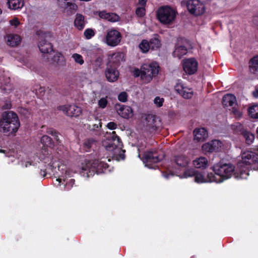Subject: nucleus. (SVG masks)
Listing matches in <instances>:
<instances>
[{"label": "nucleus", "mask_w": 258, "mask_h": 258, "mask_svg": "<svg viewBox=\"0 0 258 258\" xmlns=\"http://www.w3.org/2000/svg\"><path fill=\"white\" fill-rule=\"evenodd\" d=\"M159 66L156 62L150 64H144L141 70L135 69L133 73L136 77L140 76L142 80L148 83L151 81L153 77L156 76L159 72Z\"/></svg>", "instance_id": "39448f33"}, {"label": "nucleus", "mask_w": 258, "mask_h": 258, "mask_svg": "<svg viewBox=\"0 0 258 258\" xmlns=\"http://www.w3.org/2000/svg\"><path fill=\"white\" fill-rule=\"evenodd\" d=\"M256 134H257V136H258V127L256 128Z\"/></svg>", "instance_id": "69168bd1"}, {"label": "nucleus", "mask_w": 258, "mask_h": 258, "mask_svg": "<svg viewBox=\"0 0 258 258\" xmlns=\"http://www.w3.org/2000/svg\"><path fill=\"white\" fill-rule=\"evenodd\" d=\"M107 99V96L101 98L98 101V107L101 109L105 108L108 104Z\"/></svg>", "instance_id": "c9c22d12"}, {"label": "nucleus", "mask_w": 258, "mask_h": 258, "mask_svg": "<svg viewBox=\"0 0 258 258\" xmlns=\"http://www.w3.org/2000/svg\"><path fill=\"white\" fill-rule=\"evenodd\" d=\"M28 164L31 165V163H29V162L26 163L25 164V167H27Z\"/></svg>", "instance_id": "0e129e2a"}, {"label": "nucleus", "mask_w": 258, "mask_h": 258, "mask_svg": "<svg viewBox=\"0 0 258 258\" xmlns=\"http://www.w3.org/2000/svg\"><path fill=\"white\" fill-rule=\"evenodd\" d=\"M177 15V12L175 9L167 6L161 7L157 11L158 20L165 25L172 24Z\"/></svg>", "instance_id": "0eeeda50"}, {"label": "nucleus", "mask_w": 258, "mask_h": 258, "mask_svg": "<svg viewBox=\"0 0 258 258\" xmlns=\"http://www.w3.org/2000/svg\"><path fill=\"white\" fill-rule=\"evenodd\" d=\"M84 34L87 39H90L94 36L95 32L92 29H87L85 30Z\"/></svg>", "instance_id": "58836bf2"}, {"label": "nucleus", "mask_w": 258, "mask_h": 258, "mask_svg": "<svg viewBox=\"0 0 258 258\" xmlns=\"http://www.w3.org/2000/svg\"><path fill=\"white\" fill-rule=\"evenodd\" d=\"M35 94L38 97H42L44 94V88L39 86H37L35 89Z\"/></svg>", "instance_id": "a19ab883"}, {"label": "nucleus", "mask_w": 258, "mask_h": 258, "mask_svg": "<svg viewBox=\"0 0 258 258\" xmlns=\"http://www.w3.org/2000/svg\"><path fill=\"white\" fill-rule=\"evenodd\" d=\"M41 143L42 145V147L41 151L38 153V158L40 160L43 161L44 163H47L45 170H52L54 167L55 163L50 159L49 156V152L47 149L48 147L52 148L53 147L52 139L48 136L44 135L41 138Z\"/></svg>", "instance_id": "423d86ee"}, {"label": "nucleus", "mask_w": 258, "mask_h": 258, "mask_svg": "<svg viewBox=\"0 0 258 258\" xmlns=\"http://www.w3.org/2000/svg\"><path fill=\"white\" fill-rule=\"evenodd\" d=\"M95 144V141L92 139H88L84 143V147L85 148L86 151L90 149L93 144Z\"/></svg>", "instance_id": "37998d69"}, {"label": "nucleus", "mask_w": 258, "mask_h": 258, "mask_svg": "<svg viewBox=\"0 0 258 258\" xmlns=\"http://www.w3.org/2000/svg\"><path fill=\"white\" fill-rule=\"evenodd\" d=\"M115 109L117 114L124 118H130L133 116V111L130 106L117 103Z\"/></svg>", "instance_id": "f3484780"}, {"label": "nucleus", "mask_w": 258, "mask_h": 258, "mask_svg": "<svg viewBox=\"0 0 258 258\" xmlns=\"http://www.w3.org/2000/svg\"><path fill=\"white\" fill-rule=\"evenodd\" d=\"M208 161L206 158L200 157L192 161V165L196 168L205 169L208 166Z\"/></svg>", "instance_id": "a878e982"}, {"label": "nucleus", "mask_w": 258, "mask_h": 258, "mask_svg": "<svg viewBox=\"0 0 258 258\" xmlns=\"http://www.w3.org/2000/svg\"><path fill=\"white\" fill-rule=\"evenodd\" d=\"M128 95L125 92H122L118 95V99L122 102H125L127 100Z\"/></svg>", "instance_id": "79ce46f5"}, {"label": "nucleus", "mask_w": 258, "mask_h": 258, "mask_svg": "<svg viewBox=\"0 0 258 258\" xmlns=\"http://www.w3.org/2000/svg\"><path fill=\"white\" fill-rule=\"evenodd\" d=\"M121 38L122 35L118 30L111 29L107 31L103 41L109 46L115 47L120 43Z\"/></svg>", "instance_id": "f8f14e48"}, {"label": "nucleus", "mask_w": 258, "mask_h": 258, "mask_svg": "<svg viewBox=\"0 0 258 258\" xmlns=\"http://www.w3.org/2000/svg\"><path fill=\"white\" fill-rule=\"evenodd\" d=\"M243 136L245 139L246 143L248 144H251L254 139V136L252 134L248 132H244Z\"/></svg>", "instance_id": "4c0bfd02"}, {"label": "nucleus", "mask_w": 258, "mask_h": 258, "mask_svg": "<svg viewBox=\"0 0 258 258\" xmlns=\"http://www.w3.org/2000/svg\"><path fill=\"white\" fill-rule=\"evenodd\" d=\"M181 178H186L190 177L195 176V182L202 183L204 182H212L214 181H211L210 178L208 174L207 177H205L201 173L197 171L193 168H188L184 170L182 175H179Z\"/></svg>", "instance_id": "9b49d317"}, {"label": "nucleus", "mask_w": 258, "mask_h": 258, "mask_svg": "<svg viewBox=\"0 0 258 258\" xmlns=\"http://www.w3.org/2000/svg\"><path fill=\"white\" fill-rule=\"evenodd\" d=\"M9 23L11 26H14L15 28L17 27L20 24V21L17 18H14L13 19L10 20Z\"/></svg>", "instance_id": "49530a36"}, {"label": "nucleus", "mask_w": 258, "mask_h": 258, "mask_svg": "<svg viewBox=\"0 0 258 258\" xmlns=\"http://www.w3.org/2000/svg\"><path fill=\"white\" fill-rule=\"evenodd\" d=\"M222 103L224 107L237 106L236 97L231 94H227L223 96Z\"/></svg>", "instance_id": "b1692460"}, {"label": "nucleus", "mask_w": 258, "mask_h": 258, "mask_svg": "<svg viewBox=\"0 0 258 258\" xmlns=\"http://www.w3.org/2000/svg\"><path fill=\"white\" fill-rule=\"evenodd\" d=\"M107 126L108 128L110 130H114L116 128L117 125L113 122H110L107 123Z\"/></svg>", "instance_id": "603ef678"}, {"label": "nucleus", "mask_w": 258, "mask_h": 258, "mask_svg": "<svg viewBox=\"0 0 258 258\" xmlns=\"http://www.w3.org/2000/svg\"><path fill=\"white\" fill-rule=\"evenodd\" d=\"M58 110L62 111L64 114L69 116L77 117L82 113V109L74 104L60 105L57 107Z\"/></svg>", "instance_id": "ddd939ff"}, {"label": "nucleus", "mask_w": 258, "mask_h": 258, "mask_svg": "<svg viewBox=\"0 0 258 258\" xmlns=\"http://www.w3.org/2000/svg\"><path fill=\"white\" fill-rule=\"evenodd\" d=\"M124 54L122 52H116L110 56V62L118 65L120 62L124 61Z\"/></svg>", "instance_id": "cd10ccee"}, {"label": "nucleus", "mask_w": 258, "mask_h": 258, "mask_svg": "<svg viewBox=\"0 0 258 258\" xmlns=\"http://www.w3.org/2000/svg\"><path fill=\"white\" fill-rule=\"evenodd\" d=\"M194 134L195 140L198 142H203L208 137V132L205 128H196Z\"/></svg>", "instance_id": "393cba45"}, {"label": "nucleus", "mask_w": 258, "mask_h": 258, "mask_svg": "<svg viewBox=\"0 0 258 258\" xmlns=\"http://www.w3.org/2000/svg\"><path fill=\"white\" fill-rule=\"evenodd\" d=\"M249 70L251 73H258V55L254 56L249 62Z\"/></svg>", "instance_id": "7c9ffc66"}, {"label": "nucleus", "mask_w": 258, "mask_h": 258, "mask_svg": "<svg viewBox=\"0 0 258 258\" xmlns=\"http://www.w3.org/2000/svg\"><path fill=\"white\" fill-rule=\"evenodd\" d=\"M7 44L11 46L14 47L19 45L21 41V38L17 34H8L5 37Z\"/></svg>", "instance_id": "412c9836"}, {"label": "nucleus", "mask_w": 258, "mask_h": 258, "mask_svg": "<svg viewBox=\"0 0 258 258\" xmlns=\"http://www.w3.org/2000/svg\"><path fill=\"white\" fill-rule=\"evenodd\" d=\"M150 49L154 50L159 48L160 46V42L157 38L151 39L150 41Z\"/></svg>", "instance_id": "473e14b6"}, {"label": "nucleus", "mask_w": 258, "mask_h": 258, "mask_svg": "<svg viewBox=\"0 0 258 258\" xmlns=\"http://www.w3.org/2000/svg\"><path fill=\"white\" fill-rule=\"evenodd\" d=\"M252 95L254 97L256 98H258V88L256 86L254 91L252 92Z\"/></svg>", "instance_id": "864d4df0"}, {"label": "nucleus", "mask_w": 258, "mask_h": 258, "mask_svg": "<svg viewBox=\"0 0 258 258\" xmlns=\"http://www.w3.org/2000/svg\"><path fill=\"white\" fill-rule=\"evenodd\" d=\"M75 183V180L74 179H70L67 180L66 183L64 184L62 187H61V190H69L73 187Z\"/></svg>", "instance_id": "e433bc0d"}, {"label": "nucleus", "mask_w": 258, "mask_h": 258, "mask_svg": "<svg viewBox=\"0 0 258 258\" xmlns=\"http://www.w3.org/2000/svg\"><path fill=\"white\" fill-rule=\"evenodd\" d=\"M186 7L189 12L196 16H201L206 11L204 3L200 0H188L186 2Z\"/></svg>", "instance_id": "9d476101"}, {"label": "nucleus", "mask_w": 258, "mask_h": 258, "mask_svg": "<svg viewBox=\"0 0 258 258\" xmlns=\"http://www.w3.org/2000/svg\"><path fill=\"white\" fill-rule=\"evenodd\" d=\"M86 21L85 17L81 14H77L76 16V18L74 21L75 26L79 30H82L86 24Z\"/></svg>", "instance_id": "bb28decb"}, {"label": "nucleus", "mask_w": 258, "mask_h": 258, "mask_svg": "<svg viewBox=\"0 0 258 258\" xmlns=\"http://www.w3.org/2000/svg\"><path fill=\"white\" fill-rule=\"evenodd\" d=\"M72 1V0H57V3L58 6L64 11H76L78 7Z\"/></svg>", "instance_id": "aec40b11"}, {"label": "nucleus", "mask_w": 258, "mask_h": 258, "mask_svg": "<svg viewBox=\"0 0 258 258\" xmlns=\"http://www.w3.org/2000/svg\"><path fill=\"white\" fill-rule=\"evenodd\" d=\"M107 80L110 82H114L118 78L119 72L114 68L108 67L105 71Z\"/></svg>", "instance_id": "4be33fe9"}, {"label": "nucleus", "mask_w": 258, "mask_h": 258, "mask_svg": "<svg viewBox=\"0 0 258 258\" xmlns=\"http://www.w3.org/2000/svg\"><path fill=\"white\" fill-rule=\"evenodd\" d=\"M256 87L258 88V85L257 86H256Z\"/></svg>", "instance_id": "774afa93"}, {"label": "nucleus", "mask_w": 258, "mask_h": 258, "mask_svg": "<svg viewBox=\"0 0 258 258\" xmlns=\"http://www.w3.org/2000/svg\"><path fill=\"white\" fill-rule=\"evenodd\" d=\"M39 36L38 46L40 51L43 53H49L52 50V45L49 41L52 37L50 32H39L37 33Z\"/></svg>", "instance_id": "6e6552de"}, {"label": "nucleus", "mask_w": 258, "mask_h": 258, "mask_svg": "<svg viewBox=\"0 0 258 258\" xmlns=\"http://www.w3.org/2000/svg\"><path fill=\"white\" fill-rule=\"evenodd\" d=\"M107 20L109 21L114 22L118 21L119 17L115 14L110 13V16Z\"/></svg>", "instance_id": "a18cd8bd"}, {"label": "nucleus", "mask_w": 258, "mask_h": 258, "mask_svg": "<svg viewBox=\"0 0 258 258\" xmlns=\"http://www.w3.org/2000/svg\"><path fill=\"white\" fill-rule=\"evenodd\" d=\"M120 157L121 159L123 160L125 158L124 155L123 154H120Z\"/></svg>", "instance_id": "bf43d9fd"}, {"label": "nucleus", "mask_w": 258, "mask_h": 258, "mask_svg": "<svg viewBox=\"0 0 258 258\" xmlns=\"http://www.w3.org/2000/svg\"><path fill=\"white\" fill-rule=\"evenodd\" d=\"M20 112L26 116H27L28 114H30L29 110L26 109H21Z\"/></svg>", "instance_id": "5fc2aeb1"}, {"label": "nucleus", "mask_w": 258, "mask_h": 258, "mask_svg": "<svg viewBox=\"0 0 258 258\" xmlns=\"http://www.w3.org/2000/svg\"><path fill=\"white\" fill-rule=\"evenodd\" d=\"M198 63L197 61L192 58L185 59L183 62V68L184 71L188 75L195 74L198 70Z\"/></svg>", "instance_id": "dca6fc26"}, {"label": "nucleus", "mask_w": 258, "mask_h": 258, "mask_svg": "<svg viewBox=\"0 0 258 258\" xmlns=\"http://www.w3.org/2000/svg\"><path fill=\"white\" fill-rule=\"evenodd\" d=\"M187 53V49L186 47L183 45H177L176 46L175 50L173 52V55L174 57H178V58H180L183 55L186 54Z\"/></svg>", "instance_id": "c756f323"}, {"label": "nucleus", "mask_w": 258, "mask_h": 258, "mask_svg": "<svg viewBox=\"0 0 258 258\" xmlns=\"http://www.w3.org/2000/svg\"><path fill=\"white\" fill-rule=\"evenodd\" d=\"M72 58L74 59L76 63L79 65H82L84 63V60L83 56L78 53H74L72 55Z\"/></svg>", "instance_id": "f704fd0d"}, {"label": "nucleus", "mask_w": 258, "mask_h": 258, "mask_svg": "<svg viewBox=\"0 0 258 258\" xmlns=\"http://www.w3.org/2000/svg\"><path fill=\"white\" fill-rule=\"evenodd\" d=\"M164 99L162 98L159 97H156L154 100V103L158 107H161L163 105Z\"/></svg>", "instance_id": "de8ad7c7"}, {"label": "nucleus", "mask_w": 258, "mask_h": 258, "mask_svg": "<svg viewBox=\"0 0 258 258\" xmlns=\"http://www.w3.org/2000/svg\"><path fill=\"white\" fill-rule=\"evenodd\" d=\"M54 167H55L56 166H57L58 170L59 171H62L61 177L56 178L55 179V181H53L54 184L56 186H60L61 188L62 187L61 186V183H62V181L63 182H62V184H64V182H66L67 181L66 179L67 176L70 177L71 176V171L70 169L67 168L66 165H59V163H57L56 165L54 164Z\"/></svg>", "instance_id": "2eb2a0df"}, {"label": "nucleus", "mask_w": 258, "mask_h": 258, "mask_svg": "<svg viewBox=\"0 0 258 258\" xmlns=\"http://www.w3.org/2000/svg\"><path fill=\"white\" fill-rule=\"evenodd\" d=\"M99 15L100 18L107 20L110 16V13H106L105 11H102L99 13Z\"/></svg>", "instance_id": "8fccbe9b"}, {"label": "nucleus", "mask_w": 258, "mask_h": 258, "mask_svg": "<svg viewBox=\"0 0 258 258\" xmlns=\"http://www.w3.org/2000/svg\"><path fill=\"white\" fill-rule=\"evenodd\" d=\"M46 172L45 171L41 170V174L43 175L44 176L46 175Z\"/></svg>", "instance_id": "13d9d810"}, {"label": "nucleus", "mask_w": 258, "mask_h": 258, "mask_svg": "<svg viewBox=\"0 0 258 258\" xmlns=\"http://www.w3.org/2000/svg\"><path fill=\"white\" fill-rule=\"evenodd\" d=\"M231 111L236 118H240L242 116V112L238 108L237 106L232 107Z\"/></svg>", "instance_id": "ea45409f"}, {"label": "nucleus", "mask_w": 258, "mask_h": 258, "mask_svg": "<svg viewBox=\"0 0 258 258\" xmlns=\"http://www.w3.org/2000/svg\"><path fill=\"white\" fill-rule=\"evenodd\" d=\"M96 61L99 62V63H100L101 62V59L98 58H97L96 59Z\"/></svg>", "instance_id": "e2e57ef3"}, {"label": "nucleus", "mask_w": 258, "mask_h": 258, "mask_svg": "<svg viewBox=\"0 0 258 258\" xmlns=\"http://www.w3.org/2000/svg\"><path fill=\"white\" fill-rule=\"evenodd\" d=\"M2 10L0 9V15L2 14Z\"/></svg>", "instance_id": "338daca9"}, {"label": "nucleus", "mask_w": 258, "mask_h": 258, "mask_svg": "<svg viewBox=\"0 0 258 258\" xmlns=\"http://www.w3.org/2000/svg\"><path fill=\"white\" fill-rule=\"evenodd\" d=\"M253 164V168L258 170V158L253 151H247L241 155V159L238 162L237 168L231 164H217L213 167L214 173H209L211 181L220 183L235 175L236 178L246 179L249 175L248 169Z\"/></svg>", "instance_id": "f03ea898"}, {"label": "nucleus", "mask_w": 258, "mask_h": 258, "mask_svg": "<svg viewBox=\"0 0 258 258\" xmlns=\"http://www.w3.org/2000/svg\"><path fill=\"white\" fill-rule=\"evenodd\" d=\"M189 163V158L184 155L175 156L171 164L168 166L166 172L162 173L163 177L166 179H168L174 175L180 177L179 175L182 174L180 173L181 170L186 168Z\"/></svg>", "instance_id": "20e7f679"}, {"label": "nucleus", "mask_w": 258, "mask_h": 258, "mask_svg": "<svg viewBox=\"0 0 258 258\" xmlns=\"http://www.w3.org/2000/svg\"><path fill=\"white\" fill-rule=\"evenodd\" d=\"M248 113L251 118H258V104H254L248 108Z\"/></svg>", "instance_id": "2f4dec72"}, {"label": "nucleus", "mask_w": 258, "mask_h": 258, "mask_svg": "<svg viewBox=\"0 0 258 258\" xmlns=\"http://www.w3.org/2000/svg\"><path fill=\"white\" fill-rule=\"evenodd\" d=\"M222 143L218 140H214L203 145L202 150L206 152H217L222 147Z\"/></svg>", "instance_id": "6ab92c4d"}, {"label": "nucleus", "mask_w": 258, "mask_h": 258, "mask_svg": "<svg viewBox=\"0 0 258 258\" xmlns=\"http://www.w3.org/2000/svg\"><path fill=\"white\" fill-rule=\"evenodd\" d=\"M147 0H139V4L142 6H145Z\"/></svg>", "instance_id": "6e6d98bb"}, {"label": "nucleus", "mask_w": 258, "mask_h": 258, "mask_svg": "<svg viewBox=\"0 0 258 258\" xmlns=\"http://www.w3.org/2000/svg\"><path fill=\"white\" fill-rule=\"evenodd\" d=\"M46 133L53 136L56 140H58V139L57 138V134L54 129L48 128L46 131Z\"/></svg>", "instance_id": "09e8293b"}, {"label": "nucleus", "mask_w": 258, "mask_h": 258, "mask_svg": "<svg viewBox=\"0 0 258 258\" xmlns=\"http://www.w3.org/2000/svg\"><path fill=\"white\" fill-rule=\"evenodd\" d=\"M139 47L141 51L146 53L150 49V45L149 42L146 40H143L139 45Z\"/></svg>", "instance_id": "72a5a7b5"}, {"label": "nucleus", "mask_w": 258, "mask_h": 258, "mask_svg": "<svg viewBox=\"0 0 258 258\" xmlns=\"http://www.w3.org/2000/svg\"><path fill=\"white\" fill-rule=\"evenodd\" d=\"M0 88L6 93H10L12 86L10 84V79L8 77L0 76Z\"/></svg>", "instance_id": "5701e85b"}, {"label": "nucleus", "mask_w": 258, "mask_h": 258, "mask_svg": "<svg viewBox=\"0 0 258 258\" xmlns=\"http://www.w3.org/2000/svg\"><path fill=\"white\" fill-rule=\"evenodd\" d=\"M160 118L154 115H149L146 117V125L152 131H156L161 126Z\"/></svg>", "instance_id": "a211bd4d"}, {"label": "nucleus", "mask_w": 258, "mask_h": 258, "mask_svg": "<svg viewBox=\"0 0 258 258\" xmlns=\"http://www.w3.org/2000/svg\"><path fill=\"white\" fill-rule=\"evenodd\" d=\"M136 14L138 16H139L140 17H142L145 15V9L144 8V6L137 9Z\"/></svg>", "instance_id": "c03bdc74"}, {"label": "nucleus", "mask_w": 258, "mask_h": 258, "mask_svg": "<svg viewBox=\"0 0 258 258\" xmlns=\"http://www.w3.org/2000/svg\"><path fill=\"white\" fill-rule=\"evenodd\" d=\"M163 158V155H159L156 151L146 152L141 158L145 166L149 168L155 169L156 163L160 161Z\"/></svg>", "instance_id": "1a4fd4ad"}, {"label": "nucleus", "mask_w": 258, "mask_h": 258, "mask_svg": "<svg viewBox=\"0 0 258 258\" xmlns=\"http://www.w3.org/2000/svg\"><path fill=\"white\" fill-rule=\"evenodd\" d=\"M62 57V55L61 53L57 52L55 53L53 57L54 61H58L60 60V57Z\"/></svg>", "instance_id": "3c124183"}, {"label": "nucleus", "mask_w": 258, "mask_h": 258, "mask_svg": "<svg viewBox=\"0 0 258 258\" xmlns=\"http://www.w3.org/2000/svg\"><path fill=\"white\" fill-rule=\"evenodd\" d=\"M20 125L18 117L13 111L5 112L0 120V131L8 135L17 132Z\"/></svg>", "instance_id": "7ed1b4c3"}, {"label": "nucleus", "mask_w": 258, "mask_h": 258, "mask_svg": "<svg viewBox=\"0 0 258 258\" xmlns=\"http://www.w3.org/2000/svg\"><path fill=\"white\" fill-rule=\"evenodd\" d=\"M90 50H87V54L88 56H89V55H90Z\"/></svg>", "instance_id": "680f3d73"}, {"label": "nucleus", "mask_w": 258, "mask_h": 258, "mask_svg": "<svg viewBox=\"0 0 258 258\" xmlns=\"http://www.w3.org/2000/svg\"><path fill=\"white\" fill-rule=\"evenodd\" d=\"M6 152H7L6 150L0 149V153H6Z\"/></svg>", "instance_id": "052dcab7"}, {"label": "nucleus", "mask_w": 258, "mask_h": 258, "mask_svg": "<svg viewBox=\"0 0 258 258\" xmlns=\"http://www.w3.org/2000/svg\"><path fill=\"white\" fill-rule=\"evenodd\" d=\"M97 122H98V124H97V123H95L94 124V129H95V128H98L99 127H100L101 126V121L100 120H97Z\"/></svg>", "instance_id": "4d7b16f0"}, {"label": "nucleus", "mask_w": 258, "mask_h": 258, "mask_svg": "<svg viewBox=\"0 0 258 258\" xmlns=\"http://www.w3.org/2000/svg\"><path fill=\"white\" fill-rule=\"evenodd\" d=\"M108 139L103 142V148L101 149L97 157L94 159H86L82 163L80 169V174L85 177L93 176L95 173L97 174L110 172V167L106 162L110 161L108 156H102V154H106L107 152H114V153L123 152L122 150V144L119 137L114 131H112Z\"/></svg>", "instance_id": "f257e3e1"}, {"label": "nucleus", "mask_w": 258, "mask_h": 258, "mask_svg": "<svg viewBox=\"0 0 258 258\" xmlns=\"http://www.w3.org/2000/svg\"><path fill=\"white\" fill-rule=\"evenodd\" d=\"M174 89L180 95L185 99L190 98L193 95L192 89L187 87L180 80L177 81Z\"/></svg>", "instance_id": "4468645a"}, {"label": "nucleus", "mask_w": 258, "mask_h": 258, "mask_svg": "<svg viewBox=\"0 0 258 258\" xmlns=\"http://www.w3.org/2000/svg\"><path fill=\"white\" fill-rule=\"evenodd\" d=\"M7 3L9 8L13 10L21 9L24 5L23 0H8Z\"/></svg>", "instance_id": "c85d7f7f"}]
</instances>
